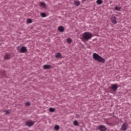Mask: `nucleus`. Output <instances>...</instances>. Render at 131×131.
I'll return each mask as SVG.
<instances>
[{"instance_id": "f257e3e1", "label": "nucleus", "mask_w": 131, "mask_h": 131, "mask_svg": "<svg viewBox=\"0 0 131 131\" xmlns=\"http://www.w3.org/2000/svg\"><path fill=\"white\" fill-rule=\"evenodd\" d=\"M81 39L82 41L90 40L93 37V34L89 32H85L82 34Z\"/></svg>"}, {"instance_id": "f03ea898", "label": "nucleus", "mask_w": 131, "mask_h": 131, "mask_svg": "<svg viewBox=\"0 0 131 131\" xmlns=\"http://www.w3.org/2000/svg\"><path fill=\"white\" fill-rule=\"evenodd\" d=\"M93 58L94 60H95V61H97V62H100L101 63H105L106 61L104 58L96 53H93Z\"/></svg>"}, {"instance_id": "7ed1b4c3", "label": "nucleus", "mask_w": 131, "mask_h": 131, "mask_svg": "<svg viewBox=\"0 0 131 131\" xmlns=\"http://www.w3.org/2000/svg\"><path fill=\"white\" fill-rule=\"evenodd\" d=\"M110 89H111V90H112V91L114 92H116V91H117V89H118V86H117L116 84H112L111 87H110Z\"/></svg>"}, {"instance_id": "20e7f679", "label": "nucleus", "mask_w": 131, "mask_h": 131, "mask_svg": "<svg viewBox=\"0 0 131 131\" xmlns=\"http://www.w3.org/2000/svg\"><path fill=\"white\" fill-rule=\"evenodd\" d=\"M128 127V125L126 123H124L122 125L121 129L122 130L125 131L126 129H127Z\"/></svg>"}, {"instance_id": "39448f33", "label": "nucleus", "mask_w": 131, "mask_h": 131, "mask_svg": "<svg viewBox=\"0 0 131 131\" xmlns=\"http://www.w3.org/2000/svg\"><path fill=\"white\" fill-rule=\"evenodd\" d=\"M34 124V122L31 121H27L26 122V125L27 126H32Z\"/></svg>"}, {"instance_id": "423d86ee", "label": "nucleus", "mask_w": 131, "mask_h": 131, "mask_svg": "<svg viewBox=\"0 0 131 131\" xmlns=\"http://www.w3.org/2000/svg\"><path fill=\"white\" fill-rule=\"evenodd\" d=\"M98 129L100 131H106V129H107L106 127L104 125H101L99 126H98Z\"/></svg>"}, {"instance_id": "0eeeda50", "label": "nucleus", "mask_w": 131, "mask_h": 131, "mask_svg": "<svg viewBox=\"0 0 131 131\" xmlns=\"http://www.w3.org/2000/svg\"><path fill=\"white\" fill-rule=\"evenodd\" d=\"M20 53H26L27 52V48L26 47H22L20 50Z\"/></svg>"}, {"instance_id": "6e6552de", "label": "nucleus", "mask_w": 131, "mask_h": 131, "mask_svg": "<svg viewBox=\"0 0 131 131\" xmlns=\"http://www.w3.org/2000/svg\"><path fill=\"white\" fill-rule=\"evenodd\" d=\"M111 20L113 24H116L117 23V21H116V17L115 16H113Z\"/></svg>"}, {"instance_id": "1a4fd4ad", "label": "nucleus", "mask_w": 131, "mask_h": 131, "mask_svg": "<svg viewBox=\"0 0 131 131\" xmlns=\"http://www.w3.org/2000/svg\"><path fill=\"white\" fill-rule=\"evenodd\" d=\"M5 60H9V59H11V55L6 53L5 55L4 56Z\"/></svg>"}, {"instance_id": "9d476101", "label": "nucleus", "mask_w": 131, "mask_h": 131, "mask_svg": "<svg viewBox=\"0 0 131 131\" xmlns=\"http://www.w3.org/2000/svg\"><path fill=\"white\" fill-rule=\"evenodd\" d=\"M74 5H75V6H76V7H78V6L80 5V2L78 1H74Z\"/></svg>"}, {"instance_id": "9b49d317", "label": "nucleus", "mask_w": 131, "mask_h": 131, "mask_svg": "<svg viewBox=\"0 0 131 131\" xmlns=\"http://www.w3.org/2000/svg\"><path fill=\"white\" fill-rule=\"evenodd\" d=\"M58 29L59 31H60V32H63L64 30V27H63V26L58 27Z\"/></svg>"}, {"instance_id": "f8f14e48", "label": "nucleus", "mask_w": 131, "mask_h": 131, "mask_svg": "<svg viewBox=\"0 0 131 131\" xmlns=\"http://www.w3.org/2000/svg\"><path fill=\"white\" fill-rule=\"evenodd\" d=\"M43 69H50L51 65H49V64L44 65L43 66Z\"/></svg>"}, {"instance_id": "ddd939ff", "label": "nucleus", "mask_w": 131, "mask_h": 131, "mask_svg": "<svg viewBox=\"0 0 131 131\" xmlns=\"http://www.w3.org/2000/svg\"><path fill=\"white\" fill-rule=\"evenodd\" d=\"M40 7H41L42 8H46V3L43 2H40L39 4Z\"/></svg>"}, {"instance_id": "4468645a", "label": "nucleus", "mask_w": 131, "mask_h": 131, "mask_svg": "<svg viewBox=\"0 0 131 131\" xmlns=\"http://www.w3.org/2000/svg\"><path fill=\"white\" fill-rule=\"evenodd\" d=\"M55 57L56 58H61V57H62V55L60 53H57L55 54Z\"/></svg>"}, {"instance_id": "2eb2a0df", "label": "nucleus", "mask_w": 131, "mask_h": 131, "mask_svg": "<svg viewBox=\"0 0 131 131\" xmlns=\"http://www.w3.org/2000/svg\"><path fill=\"white\" fill-rule=\"evenodd\" d=\"M114 9L116 11H120L121 10V7H118V6H116L115 8Z\"/></svg>"}, {"instance_id": "dca6fc26", "label": "nucleus", "mask_w": 131, "mask_h": 131, "mask_svg": "<svg viewBox=\"0 0 131 131\" xmlns=\"http://www.w3.org/2000/svg\"><path fill=\"white\" fill-rule=\"evenodd\" d=\"M96 4H97V5H102L103 1L102 0H97Z\"/></svg>"}, {"instance_id": "f3484780", "label": "nucleus", "mask_w": 131, "mask_h": 131, "mask_svg": "<svg viewBox=\"0 0 131 131\" xmlns=\"http://www.w3.org/2000/svg\"><path fill=\"white\" fill-rule=\"evenodd\" d=\"M74 125H75L76 126H78V122L77 121L75 120L73 122Z\"/></svg>"}, {"instance_id": "a211bd4d", "label": "nucleus", "mask_w": 131, "mask_h": 131, "mask_svg": "<svg viewBox=\"0 0 131 131\" xmlns=\"http://www.w3.org/2000/svg\"><path fill=\"white\" fill-rule=\"evenodd\" d=\"M27 23H29V24H30L31 23H32V20H31V19L30 18H28L27 19Z\"/></svg>"}, {"instance_id": "6ab92c4d", "label": "nucleus", "mask_w": 131, "mask_h": 131, "mask_svg": "<svg viewBox=\"0 0 131 131\" xmlns=\"http://www.w3.org/2000/svg\"><path fill=\"white\" fill-rule=\"evenodd\" d=\"M54 128L56 130H59V129H60V127L59 126V125H56L55 126Z\"/></svg>"}, {"instance_id": "aec40b11", "label": "nucleus", "mask_w": 131, "mask_h": 131, "mask_svg": "<svg viewBox=\"0 0 131 131\" xmlns=\"http://www.w3.org/2000/svg\"><path fill=\"white\" fill-rule=\"evenodd\" d=\"M67 42H68V43H71L72 41V39H71V38H68L67 39Z\"/></svg>"}, {"instance_id": "412c9836", "label": "nucleus", "mask_w": 131, "mask_h": 131, "mask_svg": "<svg viewBox=\"0 0 131 131\" xmlns=\"http://www.w3.org/2000/svg\"><path fill=\"white\" fill-rule=\"evenodd\" d=\"M41 16L42 17V18H45V17H47V14H46L45 13H41Z\"/></svg>"}, {"instance_id": "4be33fe9", "label": "nucleus", "mask_w": 131, "mask_h": 131, "mask_svg": "<svg viewBox=\"0 0 131 131\" xmlns=\"http://www.w3.org/2000/svg\"><path fill=\"white\" fill-rule=\"evenodd\" d=\"M50 112H55V110L53 107H50L49 108Z\"/></svg>"}, {"instance_id": "5701e85b", "label": "nucleus", "mask_w": 131, "mask_h": 131, "mask_svg": "<svg viewBox=\"0 0 131 131\" xmlns=\"http://www.w3.org/2000/svg\"><path fill=\"white\" fill-rule=\"evenodd\" d=\"M5 114H10V110H7L5 111Z\"/></svg>"}, {"instance_id": "b1692460", "label": "nucleus", "mask_w": 131, "mask_h": 131, "mask_svg": "<svg viewBox=\"0 0 131 131\" xmlns=\"http://www.w3.org/2000/svg\"><path fill=\"white\" fill-rule=\"evenodd\" d=\"M26 106H30V102H28L25 103Z\"/></svg>"}, {"instance_id": "393cba45", "label": "nucleus", "mask_w": 131, "mask_h": 131, "mask_svg": "<svg viewBox=\"0 0 131 131\" xmlns=\"http://www.w3.org/2000/svg\"><path fill=\"white\" fill-rule=\"evenodd\" d=\"M86 0H82V2H85Z\"/></svg>"}]
</instances>
